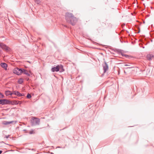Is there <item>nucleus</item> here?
Instances as JSON below:
<instances>
[{
    "instance_id": "nucleus-1",
    "label": "nucleus",
    "mask_w": 154,
    "mask_h": 154,
    "mask_svg": "<svg viewBox=\"0 0 154 154\" xmlns=\"http://www.w3.org/2000/svg\"><path fill=\"white\" fill-rule=\"evenodd\" d=\"M65 19L68 23L72 25H74L77 21L76 18L71 13H66L65 15Z\"/></svg>"
},
{
    "instance_id": "nucleus-2",
    "label": "nucleus",
    "mask_w": 154,
    "mask_h": 154,
    "mask_svg": "<svg viewBox=\"0 0 154 154\" xmlns=\"http://www.w3.org/2000/svg\"><path fill=\"white\" fill-rule=\"evenodd\" d=\"M30 123L32 125H39L40 122V119L35 117H32L30 120Z\"/></svg>"
},
{
    "instance_id": "nucleus-3",
    "label": "nucleus",
    "mask_w": 154,
    "mask_h": 154,
    "mask_svg": "<svg viewBox=\"0 0 154 154\" xmlns=\"http://www.w3.org/2000/svg\"><path fill=\"white\" fill-rule=\"evenodd\" d=\"M13 72L14 74L17 75H20L23 73V69L16 68L13 70Z\"/></svg>"
},
{
    "instance_id": "nucleus-4",
    "label": "nucleus",
    "mask_w": 154,
    "mask_h": 154,
    "mask_svg": "<svg viewBox=\"0 0 154 154\" xmlns=\"http://www.w3.org/2000/svg\"><path fill=\"white\" fill-rule=\"evenodd\" d=\"M11 101L7 99H3L0 100V104L4 105L5 104H11Z\"/></svg>"
},
{
    "instance_id": "nucleus-5",
    "label": "nucleus",
    "mask_w": 154,
    "mask_h": 154,
    "mask_svg": "<svg viewBox=\"0 0 154 154\" xmlns=\"http://www.w3.org/2000/svg\"><path fill=\"white\" fill-rule=\"evenodd\" d=\"M103 70L104 71V73H105L106 72L108 69V66L106 62H104V63L103 65Z\"/></svg>"
},
{
    "instance_id": "nucleus-6",
    "label": "nucleus",
    "mask_w": 154,
    "mask_h": 154,
    "mask_svg": "<svg viewBox=\"0 0 154 154\" xmlns=\"http://www.w3.org/2000/svg\"><path fill=\"white\" fill-rule=\"evenodd\" d=\"M13 94L17 95L19 97L23 96H24V94H23L20 93L19 91H13Z\"/></svg>"
},
{
    "instance_id": "nucleus-7",
    "label": "nucleus",
    "mask_w": 154,
    "mask_h": 154,
    "mask_svg": "<svg viewBox=\"0 0 154 154\" xmlns=\"http://www.w3.org/2000/svg\"><path fill=\"white\" fill-rule=\"evenodd\" d=\"M1 66L6 70H7V65L5 63H2L0 64Z\"/></svg>"
},
{
    "instance_id": "nucleus-8",
    "label": "nucleus",
    "mask_w": 154,
    "mask_h": 154,
    "mask_svg": "<svg viewBox=\"0 0 154 154\" xmlns=\"http://www.w3.org/2000/svg\"><path fill=\"white\" fill-rule=\"evenodd\" d=\"M59 71V68L58 66H57L56 67H52L51 69V71L52 72H58Z\"/></svg>"
},
{
    "instance_id": "nucleus-9",
    "label": "nucleus",
    "mask_w": 154,
    "mask_h": 154,
    "mask_svg": "<svg viewBox=\"0 0 154 154\" xmlns=\"http://www.w3.org/2000/svg\"><path fill=\"white\" fill-rule=\"evenodd\" d=\"M23 73L26 75L27 76H29L30 75V74H31V72L30 71H29V72L27 70L24 69H23Z\"/></svg>"
},
{
    "instance_id": "nucleus-10",
    "label": "nucleus",
    "mask_w": 154,
    "mask_h": 154,
    "mask_svg": "<svg viewBox=\"0 0 154 154\" xmlns=\"http://www.w3.org/2000/svg\"><path fill=\"white\" fill-rule=\"evenodd\" d=\"M13 94V93H11V92L9 91H7L5 92V94L7 96L12 95Z\"/></svg>"
},
{
    "instance_id": "nucleus-11",
    "label": "nucleus",
    "mask_w": 154,
    "mask_h": 154,
    "mask_svg": "<svg viewBox=\"0 0 154 154\" xmlns=\"http://www.w3.org/2000/svg\"><path fill=\"white\" fill-rule=\"evenodd\" d=\"M13 121L8 122V121H4L3 122V124L5 125H8L10 124L13 122Z\"/></svg>"
},
{
    "instance_id": "nucleus-12",
    "label": "nucleus",
    "mask_w": 154,
    "mask_h": 154,
    "mask_svg": "<svg viewBox=\"0 0 154 154\" xmlns=\"http://www.w3.org/2000/svg\"><path fill=\"white\" fill-rule=\"evenodd\" d=\"M23 82V79H20L18 81V83L19 84H22Z\"/></svg>"
},
{
    "instance_id": "nucleus-13",
    "label": "nucleus",
    "mask_w": 154,
    "mask_h": 154,
    "mask_svg": "<svg viewBox=\"0 0 154 154\" xmlns=\"http://www.w3.org/2000/svg\"><path fill=\"white\" fill-rule=\"evenodd\" d=\"M2 48L5 50H8V48L5 45H4V46L2 47Z\"/></svg>"
},
{
    "instance_id": "nucleus-14",
    "label": "nucleus",
    "mask_w": 154,
    "mask_h": 154,
    "mask_svg": "<svg viewBox=\"0 0 154 154\" xmlns=\"http://www.w3.org/2000/svg\"><path fill=\"white\" fill-rule=\"evenodd\" d=\"M35 2L37 4H38L40 3V0H35Z\"/></svg>"
},
{
    "instance_id": "nucleus-15",
    "label": "nucleus",
    "mask_w": 154,
    "mask_h": 154,
    "mask_svg": "<svg viewBox=\"0 0 154 154\" xmlns=\"http://www.w3.org/2000/svg\"><path fill=\"white\" fill-rule=\"evenodd\" d=\"M4 97V95L0 92V98H3Z\"/></svg>"
},
{
    "instance_id": "nucleus-16",
    "label": "nucleus",
    "mask_w": 154,
    "mask_h": 154,
    "mask_svg": "<svg viewBox=\"0 0 154 154\" xmlns=\"http://www.w3.org/2000/svg\"><path fill=\"white\" fill-rule=\"evenodd\" d=\"M11 104H18V103L17 102V101H14V102H13V103H11Z\"/></svg>"
},
{
    "instance_id": "nucleus-17",
    "label": "nucleus",
    "mask_w": 154,
    "mask_h": 154,
    "mask_svg": "<svg viewBox=\"0 0 154 154\" xmlns=\"http://www.w3.org/2000/svg\"><path fill=\"white\" fill-rule=\"evenodd\" d=\"M27 97L28 98H30L31 97V96L30 94H28L27 95Z\"/></svg>"
},
{
    "instance_id": "nucleus-18",
    "label": "nucleus",
    "mask_w": 154,
    "mask_h": 154,
    "mask_svg": "<svg viewBox=\"0 0 154 154\" xmlns=\"http://www.w3.org/2000/svg\"><path fill=\"white\" fill-rule=\"evenodd\" d=\"M4 44L2 43H0V47L2 48Z\"/></svg>"
},
{
    "instance_id": "nucleus-19",
    "label": "nucleus",
    "mask_w": 154,
    "mask_h": 154,
    "mask_svg": "<svg viewBox=\"0 0 154 154\" xmlns=\"http://www.w3.org/2000/svg\"><path fill=\"white\" fill-rule=\"evenodd\" d=\"M147 57L149 60H151V57L150 55H148L147 56Z\"/></svg>"
},
{
    "instance_id": "nucleus-20",
    "label": "nucleus",
    "mask_w": 154,
    "mask_h": 154,
    "mask_svg": "<svg viewBox=\"0 0 154 154\" xmlns=\"http://www.w3.org/2000/svg\"><path fill=\"white\" fill-rule=\"evenodd\" d=\"M33 131H30V132H29V133L30 134H32L33 133Z\"/></svg>"
},
{
    "instance_id": "nucleus-21",
    "label": "nucleus",
    "mask_w": 154,
    "mask_h": 154,
    "mask_svg": "<svg viewBox=\"0 0 154 154\" xmlns=\"http://www.w3.org/2000/svg\"><path fill=\"white\" fill-rule=\"evenodd\" d=\"M9 136H10V135H7V136H5V137L6 138H8L9 137Z\"/></svg>"
},
{
    "instance_id": "nucleus-22",
    "label": "nucleus",
    "mask_w": 154,
    "mask_h": 154,
    "mask_svg": "<svg viewBox=\"0 0 154 154\" xmlns=\"http://www.w3.org/2000/svg\"><path fill=\"white\" fill-rule=\"evenodd\" d=\"M61 147H60V146H57L56 147V148H61Z\"/></svg>"
},
{
    "instance_id": "nucleus-23",
    "label": "nucleus",
    "mask_w": 154,
    "mask_h": 154,
    "mask_svg": "<svg viewBox=\"0 0 154 154\" xmlns=\"http://www.w3.org/2000/svg\"><path fill=\"white\" fill-rule=\"evenodd\" d=\"M124 65L125 66H130L129 65H128V64H125Z\"/></svg>"
},
{
    "instance_id": "nucleus-24",
    "label": "nucleus",
    "mask_w": 154,
    "mask_h": 154,
    "mask_svg": "<svg viewBox=\"0 0 154 154\" xmlns=\"http://www.w3.org/2000/svg\"><path fill=\"white\" fill-rule=\"evenodd\" d=\"M2 151L0 150V154H1V153H2Z\"/></svg>"
},
{
    "instance_id": "nucleus-25",
    "label": "nucleus",
    "mask_w": 154,
    "mask_h": 154,
    "mask_svg": "<svg viewBox=\"0 0 154 154\" xmlns=\"http://www.w3.org/2000/svg\"><path fill=\"white\" fill-rule=\"evenodd\" d=\"M132 68V67H127V68Z\"/></svg>"
},
{
    "instance_id": "nucleus-26",
    "label": "nucleus",
    "mask_w": 154,
    "mask_h": 154,
    "mask_svg": "<svg viewBox=\"0 0 154 154\" xmlns=\"http://www.w3.org/2000/svg\"><path fill=\"white\" fill-rule=\"evenodd\" d=\"M125 56L126 57H127V56H128V55H125Z\"/></svg>"
},
{
    "instance_id": "nucleus-27",
    "label": "nucleus",
    "mask_w": 154,
    "mask_h": 154,
    "mask_svg": "<svg viewBox=\"0 0 154 154\" xmlns=\"http://www.w3.org/2000/svg\"><path fill=\"white\" fill-rule=\"evenodd\" d=\"M27 62H29V63H30V62L29 61H27Z\"/></svg>"
},
{
    "instance_id": "nucleus-28",
    "label": "nucleus",
    "mask_w": 154,
    "mask_h": 154,
    "mask_svg": "<svg viewBox=\"0 0 154 154\" xmlns=\"http://www.w3.org/2000/svg\"><path fill=\"white\" fill-rule=\"evenodd\" d=\"M64 70L63 69V71H60L61 72H62Z\"/></svg>"
}]
</instances>
